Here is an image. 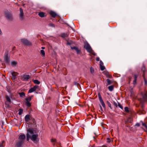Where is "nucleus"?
I'll return each instance as SVG.
<instances>
[{
  "label": "nucleus",
  "mask_w": 147,
  "mask_h": 147,
  "mask_svg": "<svg viewBox=\"0 0 147 147\" xmlns=\"http://www.w3.org/2000/svg\"><path fill=\"white\" fill-rule=\"evenodd\" d=\"M84 48L87 51L94 55H96V54L92 50L90 45L87 42L84 43Z\"/></svg>",
  "instance_id": "f257e3e1"
},
{
  "label": "nucleus",
  "mask_w": 147,
  "mask_h": 147,
  "mask_svg": "<svg viewBox=\"0 0 147 147\" xmlns=\"http://www.w3.org/2000/svg\"><path fill=\"white\" fill-rule=\"evenodd\" d=\"M10 56L9 55V52L7 51H5L4 56V59L5 63L7 64H9L10 63Z\"/></svg>",
  "instance_id": "f03ea898"
},
{
  "label": "nucleus",
  "mask_w": 147,
  "mask_h": 147,
  "mask_svg": "<svg viewBox=\"0 0 147 147\" xmlns=\"http://www.w3.org/2000/svg\"><path fill=\"white\" fill-rule=\"evenodd\" d=\"M141 95L142 98L140 99V102L142 103H144L147 100V91L142 93Z\"/></svg>",
  "instance_id": "7ed1b4c3"
},
{
  "label": "nucleus",
  "mask_w": 147,
  "mask_h": 147,
  "mask_svg": "<svg viewBox=\"0 0 147 147\" xmlns=\"http://www.w3.org/2000/svg\"><path fill=\"white\" fill-rule=\"evenodd\" d=\"M5 16L8 20L12 21L13 19L11 13L8 11H5Z\"/></svg>",
  "instance_id": "20e7f679"
},
{
  "label": "nucleus",
  "mask_w": 147,
  "mask_h": 147,
  "mask_svg": "<svg viewBox=\"0 0 147 147\" xmlns=\"http://www.w3.org/2000/svg\"><path fill=\"white\" fill-rule=\"evenodd\" d=\"M27 133L26 134L27 140L28 141L29 139H30V135L34 134L33 129L32 128H29L27 130Z\"/></svg>",
  "instance_id": "39448f33"
},
{
  "label": "nucleus",
  "mask_w": 147,
  "mask_h": 147,
  "mask_svg": "<svg viewBox=\"0 0 147 147\" xmlns=\"http://www.w3.org/2000/svg\"><path fill=\"white\" fill-rule=\"evenodd\" d=\"M21 42L24 45L27 46L31 45V42L26 38H22L21 39Z\"/></svg>",
  "instance_id": "423d86ee"
},
{
  "label": "nucleus",
  "mask_w": 147,
  "mask_h": 147,
  "mask_svg": "<svg viewBox=\"0 0 147 147\" xmlns=\"http://www.w3.org/2000/svg\"><path fill=\"white\" fill-rule=\"evenodd\" d=\"M98 97L99 101L100 103L101 104L102 106L103 107L105 108L106 107L105 104L102 100V98L100 93H98Z\"/></svg>",
  "instance_id": "0eeeda50"
},
{
  "label": "nucleus",
  "mask_w": 147,
  "mask_h": 147,
  "mask_svg": "<svg viewBox=\"0 0 147 147\" xmlns=\"http://www.w3.org/2000/svg\"><path fill=\"white\" fill-rule=\"evenodd\" d=\"M20 11L19 19L20 20L22 21L24 18V13L23 10L22 8H20Z\"/></svg>",
  "instance_id": "6e6552de"
},
{
  "label": "nucleus",
  "mask_w": 147,
  "mask_h": 147,
  "mask_svg": "<svg viewBox=\"0 0 147 147\" xmlns=\"http://www.w3.org/2000/svg\"><path fill=\"white\" fill-rule=\"evenodd\" d=\"M31 136L30 135V139L33 142H35L36 141L37 139L38 138V134H32Z\"/></svg>",
  "instance_id": "1a4fd4ad"
},
{
  "label": "nucleus",
  "mask_w": 147,
  "mask_h": 147,
  "mask_svg": "<svg viewBox=\"0 0 147 147\" xmlns=\"http://www.w3.org/2000/svg\"><path fill=\"white\" fill-rule=\"evenodd\" d=\"M26 106L28 107H30L31 106V104L30 102V101L31 100V97H28L26 98Z\"/></svg>",
  "instance_id": "9d476101"
},
{
  "label": "nucleus",
  "mask_w": 147,
  "mask_h": 147,
  "mask_svg": "<svg viewBox=\"0 0 147 147\" xmlns=\"http://www.w3.org/2000/svg\"><path fill=\"white\" fill-rule=\"evenodd\" d=\"M38 86L37 85H35L32 88H30L28 91V93H32L35 91L38 88Z\"/></svg>",
  "instance_id": "9b49d317"
},
{
  "label": "nucleus",
  "mask_w": 147,
  "mask_h": 147,
  "mask_svg": "<svg viewBox=\"0 0 147 147\" xmlns=\"http://www.w3.org/2000/svg\"><path fill=\"white\" fill-rule=\"evenodd\" d=\"M26 138V136L24 134H21L19 137L18 140L22 141L24 142Z\"/></svg>",
  "instance_id": "f8f14e48"
},
{
  "label": "nucleus",
  "mask_w": 147,
  "mask_h": 147,
  "mask_svg": "<svg viewBox=\"0 0 147 147\" xmlns=\"http://www.w3.org/2000/svg\"><path fill=\"white\" fill-rule=\"evenodd\" d=\"M22 78L23 79V80L24 81H27L30 79V76L28 75H24L22 76Z\"/></svg>",
  "instance_id": "ddd939ff"
},
{
  "label": "nucleus",
  "mask_w": 147,
  "mask_h": 147,
  "mask_svg": "<svg viewBox=\"0 0 147 147\" xmlns=\"http://www.w3.org/2000/svg\"><path fill=\"white\" fill-rule=\"evenodd\" d=\"M11 74L12 76V79L15 80L17 77V74H18L17 72L13 71L11 73Z\"/></svg>",
  "instance_id": "4468645a"
},
{
  "label": "nucleus",
  "mask_w": 147,
  "mask_h": 147,
  "mask_svg": "<svg viewBox=\"0 0 147 147\" xmlns=\"http://www.w3.org/2000/svg\"><path fill=\"white\" fill-rule=\"evenodd\" d=\"M24 143L22 141L18 140L16 143V146L18 147H21Z\"/></svg>",
  "instance_id": "2eb2a0df"
},
{
  "label": "nucleus",
  "mask_w": 147,
  "mask_h": 147,
  "mask_svg": "<svg viewBox=\"0 0 147 147\" xmlns=\"http://www.w3.org/2000/svg\"><path fill=\"white\" fill-rule=\"evenodd\" d=\"M50 14L53 18H55L57 16V14L55 12L52 11L50 12Z\"/></svg>",
  "instance_id": "dca6fc26"
},
{
  "label": "nucleus",
  "mask_w": 147,
  "mask_h": 147,
  "mask_svg": "<svg viewBox=\"0 0 147 147\" xmlns=\"http://www.w3.org/2000/svg\"><path fill=\"white\" fill-rule=\"evenodd\" d=\"M71 48L72 49H74L76 51L77 54H78L80 52V50L78 48L76 47H71Z\"/></svg>",
  "instance_id": "f3484780"
},
{
  "label": "nucleus",
  "mask_w": 147,
  "mask_h": 147,
  "mask_svg": "<svg viewBox=\"0 0 147 147\" xmlns=\"http://www.w3.org/2000/svg\"><path fill=\"white\" fill-rule=\"evenodd\" d=\"M25 119L26 122H28L30 119V116L29 115H27L25 117Z\"/></svg>",
  "instance_id": "a211bd4d"
},
{
  "label": "nucleus",
  "mask_w": 147,
  "mask_h": 147,
  "mask_svg": "<svg viewBox=\"0 0 147 147\" xmlns=\"http://www.w3.org/2000/svg\"><path fill=\"white\" fill-rule=\"evenodd\" d=\"M138 76L137 75L135 74L134 76V80L133 82V84L135 85L136 84V82L138 78Z\"/></svg>",
  "instance_id": "6ab92c4d"
},
{
  "label": "nucleus",
  "mask_w": 147,
  "mask_h": 147,
  "mask_svg": "<svg viewBox=\"0 0 147 147\" xmlns=\"http://www.w3.org/2000/svg\"><path fill=\"white\" fill-rule=\"evenodd\" d=\"M104 74L107 78H112V76L109 74L108 72H105Z\"/></svg>",
  "instance_id": "aec40b11"
},
{
  "label": "nucleus",
  "mask_w": 147,
  "mask_h": 147,
  "mask_svg": "<svg viewBox=\"0 0 147 147\" xmlns=\"http://www.w3.org/2000/svg\"><path fill=\"white\" fill-rule=\"evenodd\" d=\"M45 13L42 12H39L38 13V15L41 18H43L45 17Z\"/></svg>",
  "instance_id": "412c9836"
},
{
  "label": "nucleus",
  "mask_w": 147,
  "mask_h": 147,
  "mask_svg": "<svg viewBox=\"0 0 147 147\" xmlns=\"http://www.w3.org/2000/svg\"><path fill=\"white\" fill-rule=\"evenodd\" d=\"M11 64L12 66L15 67L17 66V62L16 61H13L11 62Z\"/></svg>",
  "instance_id": "4be33fe9"
},
{
  "label": "nucleus",
  "mask_w": 147,
  "mask_h": 147,
  "mask_svg": "<svg viewBox=\"0 0 147 147\" xmlns=\"http://www.w3.org/2000/svg\"><path fill=\"white\" fill-rule=\"evenodd\" d=\"M141 123H142V124L143 126H144L146 129V130L145 131L147 132V125L146 124L144 123L142 121H141Z\"/></svg>",
  "instance_id": "5701e85b"
},
{
  "label": "nucleus",
  "mask_w": 147,
  "mask_h": 147,
  "mask_svg": "<svg viewBox=\"0 0 147 147\" xmlns=\"http://www.w3.org/2000/svg\"><path fill=\"white\" fill-rule=\"evenodd\" d=\"M61 36L63 38H65L68 37V35L67 34L65 33H63L61 34Z\"/></svg>",
  "instance_id": "b1692460"
},
{
  "label": "nucleus",
  "mask_w": 147,
  "mask_h": 147,
  "mask_svg": "<svg viewBox=\"0 0 147 147\" xmlns=\"http://www.w3.org/2000/svg\"><path fill=\"white\" fill-rule=\"evenodd\" d=\"M5 98L6 100L9 102H11V100L9 97L8 95H6L5 96Z\"/></svg>",
  "instance_id": "393cba45"
},
{
  "label": "nucleus",
  "mask_w": 147,
  "mask_h": 147,
  "mask_svg": "<svg viewBox=\"0 0 147 147\" xmlns=\"http://www.w3.org/2000/svg\"><path fill=\"white\" fill-rule=\"evenodd\" d=\"M33 82L34 84H39L40 83V82L37 80H33Z\"/></svg>",
  "instance_id": "a878e982"
},
{
  "label": "nucleus",
  "mask_w": 147,
  "mask_h": 147,
  "mask_svg": "<svg viewBox=\"0 0 147 147\" xmlns=\"http://www.w3.org/2000/svg\"><path fill=\"white\" fill-rule=\"evenodd\" d=\"M40 53L42 56H45V53L44 50H40Z\"/></svg>",
  "instance_id": "bb28decb"
},
{
  "label": "nucleus",
  "mask_w": 147,
  "mask_h": 147,
  "mask_svg": "<svg viewBox=\"0 0 147 147\" xmlns=\"http://www.w3.org/2000/svg\"><path fill=\"white\" fill-rule=\"evenodd\" d=\"M108 88L109 90L110 91H113V89L114 86L113 85H111V86H109L108 87Z\"/></svg>",
  "instance_id": "cd10ccee"
},
{
  "label": "nucleus",
  "mask_w": 147,
  "mask_h": 147,
  "mask_svg": "<svg viewBox=\"0 0 147 147\" xmlns=\"http://www.w3.org/2000/svg\"><path fill=\"white\" fill-rule=\"evenodd\" d=\"M19 94L21 97H23V96H24L25 95V93L24 92H19Z\"/></svg>",
  "instance_id": "c85d7f7f"
},
{
  "label": "nucleus",
  "mask_w": 147,
  "mask_h": 147,
  "mask_svg": "<svg viewBox=\"0 0 147 147\" xmlns=\"http://www.w3.org/2000/svg\"><path fill=\"white\" fill-rule=\"evenodd\" d=\"M107 104L108 105V107H110V108L111 109H112V108L111 104L108 101H107Z\"/></svg>",
  "instance_id": "c756f323"
},
{
  "label": "nucleus",
  "mask_w": 147,
  "mask_h": 147,
  "mask_svg": "<svg viewBox=\"0 0 147 147\" xmlns=\"http://www.w3.org/2000/svg\"><path fill=\"white\" fill-rule=\"evenodd\" d=\"M107 81L108 83V84H107V85L111 84V82L110 80L107 79Z\"/></svg>",
  "instance_id": "7c9ffc66"
},
{
  "label": "nucleus",
  "mask_w": 147,
  "mask_h": 147,
  "mask_svg": "<svg viewBox=\"0 0 147 147\" xmlns=\"http://www.w3.org/2000/svg\"><path fill=\"white\" fill-rule=\"evenodd\" d=\"M23 112V110L22 109H19V113H18L19 115H21L22 114Z\"/></svg>",
  "instance_id": "2f4dec72"
},
{
  "label": "nucleus",
  "mask_w": 147,
  "mask_h": 147,
  "mask_svg": "<svg viewBox=\"0 0 147 147\" xmlns=\"http://www.w3.org/2000/svg\"><path fill=\"white\" fill-rule=\"evenodd\" d=\"M100 67L101 71H103L105 69V67L103 65L100 66Z\"/></svg>",
  "instance_id": "473e14b6"
},
{
  "label": "nucleus",
  "mask_w": 147,
  "mask_h": 147,
  "mask_svg": "<svg viewBox=\"0 0 147 147\" xmlns=\"http://www.w3.org/2000/svg\"><path fill=\"white\" fill-rule=\"evenodd\" d=\"M125 111L127 113L129 112V110H128V108L127 107H125L124 108Z\"/></svg>",
  "instance_id": "72a5a7b5"
},
{
  "label": "nucleus",
  "mask_w": 147,
  "mask_h": 147,
  "mask_svg": "<svg viewBox=\"0 0 147 147\" xmlns=\"http://www.w3.org/2000/svg\"><path fill=\"white\" fill-rule=\"evenodd\" d=\"M48 25L49 26L53 27H55V26L54 24H53L52 23H50Z\"/></svg>",
  "instance_id": "f704fd0d"
},
{
  "label": "nucleus",
  "mask_w": 147,
  "mask_h": 147,
  "mask_svg": "<svg viewBox=\"0 0 147 147\" xmlns=\"http://www.w3.org/2000/svg\"><path fill=\"white\" fill-rule=\"evenodd\" d=\"M144 72L145 70V66L144 65H143L142 69H141Z\"/></svg>",
  "instance_id": "c9c22d12"
},
{
  "label": "nucleus",
  "mask_w": 147,
  "mask_h": 147,
  "mask_svg": "<svg viewBox=\"0 0 147 147\" xmlns=\"http://www.w3.org/2000/svg\"><path fill=\"white\" fill-rule=\"evenodd\" d=\"M118 106L119 108H120L121 109H123V107L119 102H118Z\"/></svg>",
  "instance_id": "e433bc0d"
},
{
  "label": "nucleus",
  "mask_w": 147,
  "mask_h": 147,
  "mask_svg": "<svg viewBox=\"0 0 147 147\" xmlns=\"http://www.w3.org/2000/svg\"><path fill=\"white\" fill-rule=\"evenodd\" d=\"M143 76L144 77V80L145 82V84L146 85L147 84V81L146 79L145 78L144 76V74L143 75Z\"/></svg>",
  "instance_id": "4c0bfd02"
},
{
  "label": "nucleus",
  "mask_w": 147,
  "mask_h": 147,
  "mask_svg": "<svg viewBox=\"0 0 147 147\" xmlns=\"http://www.w3.org/2000/svg\"><path fill=\"white\" fill-rule=\"evenodd\" d=\"M111 142V139L109 138H107V142L109 143L110 142Z\"/></svg>",
  "instance_id": "58836bf2"
},
{
  "label": "nucleus",
  "mask_w": 147,
  "mask_h": 147,
  "mask_svg": "<svg viewBox=\"0 0 147 147\" xmlns=\"http://www.w3.org/2000/svg\"><path fill=\"white\" fill-rule=\"evenodd\" d=\"M51 141L52 142H56V140L55 139H51Z\"/></svg>",
  "instance_id": "ea45409f"
},
{
  "label": "nucleus",
  "mask_w": 147,
  "mask_h": 147,
  "mask_svg": "<svg viewBox=\"0 0 147 147\" xmlns=\"http://www.w3.org/2000/svg\"><path fill=\"white\" fill-rule=\"evenodd\" d=\"M90 71L91 73H93V72L94 71V70L93 68L92 67H90Z\"/></svg>",
  "instance_id": "a19ab883"
},
{
  "label": "nucleus",
  "mask_w": 147,
  "mask_h": 147,
  "mask_svg": "<svg viewBox=\"0 0 147 147\" xmlns=\"http://www.w3.org/2000/svg\"><path fill=\"white\" fill-rule=\"evenodd\" d=\"M103 65V63L101 61H100V65L101 66Z\"/></svg>",
  "instance_id": "79ce46f5"
},
{
  "label": "nucleus",
  "mask_w": 147,
  "mask_h": 147,
  "mask_svg": "<svg viewBox=\"0 0 147 147\" xmlns=\"http://www.w3.org/2000/svg\"><path fill=\"white\" fill-rule=\"evenodd\" d=\"M113 104L114 105H115L116 106V107H117V103L115 102H114Z\"/></svg>",
  "instance_id": "37998d69"
},
{
  "label": "nucleus",
  "mask_w": 147,
  "mask_h": 147,
  "mask_svg": "<svg viewBox=\"0 0 147 147\" xmlns=\"http://www.w3.org/2000/svg\"><path fill=\"white\" fill-rule=\"evenodd\" d=\"M99 58L98 57H97L96 58V60L97 61H99Z\"/></svg>",
  "instance_id": "c03bdc74"
},
{
  "label": "nucleus",
  "mask_w": 147,
  "mask_h": 147,
  "mask_svg": "<svg viewBox=\"0 0 147 147\" xmlns=\"http://www.w3.org/2000/svg\"><path fill=\"white\" fill-rule=\"evenodd\" d=\"M136 126H137L138 127H139L140 126V124L138 123H137L136 124Z\"/></svg>",
  "instance_id": "a18cd8bd"
},
{
  "label": "nucleus",
  "mask_w": 147,
  "mask_h": 147,
  "mask_svg": "<svg viewBox=\"0 0 147 147\" xmlns=\"http://www.w3.org/2000/svg\"><path fill=\"white\" fill-rule=\"evenodd\" d=\"M67 44L69 45H71V43H69V42H67Z\"/></svg>",
  "instance_id": "49530a36"
},
{
  "label": "nucleus",
  "mask_w": 147,
  "mask_h": 147,
  "mask_svg": "<svg viewBox=\"0 0 147 147\" xmlns=\"http://www.w3.org/2000/svg\"><path fill=\"white\" fill-rule=\"evenodd\" d=\"M100 109L102 111V108L101 106H100Z\"/></svg>",
  "instance_id": "de8ad7c7"
},
{
  "label": "nucleus",
  "mask_w": 147,
  "mask_h": 147,
  "mask_svg": "<svg viewBox=\"0 0 147 147\" xmlns=\"http://www.w3.org/2000/svg\"><path fill=\"white\" fill-rule=\"evenodd\" d=\"M102 147H107L105 146H103Z\"/></svg>",
  "instance_id": "09e8293b"
},
{
  "label": "nucleus",
  "mask_w": 147,
  "mask_h": 147,
  "mask_svg": "<svg viewBox=\"0 0 147 147\" xmlns=\"http://www.w3.org/2000/svg\"><path fill=\"white\" fill-rule=\"evenodd\" d=\"M35 122V120L34 119H33V122L34 123Z\"/></svg>",
  "instance_id": "8fccbe9b"
},
{
  "label": "nucleus",
  "mask_w": 147,
  "mask_h": 147,
  "mask_svg": "<svg viewBox=\"0 0 147 147\" xmlns=\"http://www.w3.org/2000/svg\"><path fill=\"white\" fill-rule=\"evenodd\" d=\"M42 49H45V47H42Z\"/></svg>",
  "instance_id": "3c124183"
},
{
  "label": "nucleus",
  "mask_w": 147,
  "mask_h": 147,
  "mask_svg": "<svg viewBox=\"0 0 147 147\" xmlns=\"http://www.w3.org/2000/svg\"><path fill=\"white\" fill-rule=\"evenodd\" d=\"M142 129H144V128H143V127H142Z\"/></svg>",
  "instance_id": "603ef678"
}]
</instances>
